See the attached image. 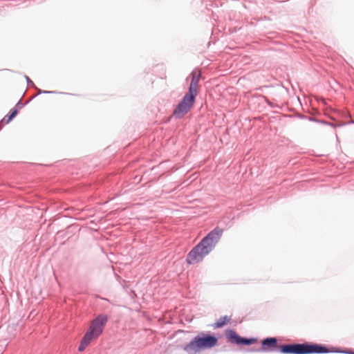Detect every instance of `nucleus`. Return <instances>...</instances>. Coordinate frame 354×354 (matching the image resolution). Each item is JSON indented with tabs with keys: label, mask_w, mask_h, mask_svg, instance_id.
Segmentation results:
<instances>
[{
	"label": "nucleus",
	"mask_w": 354,
	"mask_h": 354,
	"mask_svg": "<svg viewBox=\"0 0 354 354\" xmlns=\"http://www.w3.org/2000/svg\"><path fill=\"white\" fill-rule=\"evenodd\" d=\"M221 234V230L215 229L203 238L187 254L186 259L187 263L195 264L201 261L214 247Z\"/></svg>",
	"instance_id": "nucleus-1"
},
{
	"label": "nucleus",
	"mask_w": 354,
	"mask_h": 354,
	"mask_svg": "<svg viewBox=\"0 0 354 354\" xmlns=\"http://www.w3.org/2000/svg\"><path fill=\"white\" fill-rule=\"evenodd\" d=\"M106 322L107 317L104 315H99L91 322L88 330L81 340L78 348L80 351H83L93 340L102 333Z\"/></svg>",
	"instance_id": "nucleus-2"
},
{
	"label": "nucleus",
	"mask_w": 354,
	"mask_h": 354,
	"mask_svg": "<svg viewBox=\"0 0 354 354\" xmlns=\"http://www.w3.org/2000/svg\"><path fill=\"white\" fill-rule=\"evenodd\" d=\"M279 350L281 353L288 354H312L328 352V348L324 346L308 343L283 344L279 346Z\"/></svg>",
	"instance_id": "nucleus-3"
},
{
	"label": "nucleus",
	"mask_w": 354,
	"mask_h": 354,
	"mask_svg": "<svg viewBox=\"0 0 354 354\" xmlns=\"http://www.w3.org/2000/svg\"><path fill=\"white\" fill-rule=\"evenodd\" d=\"M217 343L218 339L215 336L201 333L184 347V350L189 354H194L201 350L213 348Z\"/></svg>",
	"instance_id": "nucleus-4"
},
{
	"label": "nucleus",
	"mask_w": 354,
	"mask_h": 354,
	"mask_svg": "<svg viewBox=\"0 0 354 354\" xmlns=\"http://www.w3.org/2000/svg\"><path fill=\"white\" fill-rule=\"evenodd\" d=\"M196 95L187 93L174 111L173 115L178 118L185 116L193 107Z\"/></svg>",
	"instance_id": "nucleus-5"
},
{
	"label": "nucleus",
	"mask_w": 354,
	"mask_h": 354,
	"mask_svg": "<svg viewBox=\"0 0 354 354\" xmlns=\"http://www.w3.org/2000/svg\"><path fill=\"white\" fill-rule=\"evenodd\" d=\"M227 337L230 339V342L235 343L236 344H245L250 345L256 342V339L251 338L247 339L240 337L237 335V333L233 330H230L227 333Z\"/></svg>",
	"instance_id": "nucleus-6"
},
{
	"label": "nucleus",
	"mask_w": 354,
	"mask_h": 354,
	"mask_svg": "<svg viewBox=\"0 0 354 354\" xmlns=\"http://www.w3.org/2000/svg\"><path fill=\"white\" fill-rule=\"evenodd\" d=\"M201 77L200 71H194L192 73V80L187 93L194 95H198V82Z\"/></svg>",
	"instance_id": "nucleus-7"
},
{
	"label": "nucleus",
	"mask_w": 354,
	"mask_h": 354,
	"mask_svg": "<svg viewBox=\"0 0 354 354\" xmlns=\"http://www.w3.org/2000/svg\"><path fill=\"white\" fill-rule=\"evenodd\" d=\"M277 339L274 337H268L262 341V348L261 351H267L268 348H274L277 347Z\"/></svg>",
	"instance_id": "nucleus-8"
},
{
	"label": "nucleus",
	"mask_w": 354,
	"mask_h": 354,
	"mask_svg": "<svg viewBox=\"0 0 354 354\" xmlns=\"http://www.w3.org/2000/svg\"><path fill=\"white\" fill-rule=\"evenodd\" d=\"M231 320L230 316H224L221 317L216 322H215L213 325L214 328H219L224 326Z\"/></svg>",
	"instance_id": "nucleus-9"
},
{
	"label": "nucleus",
	"mask_w": 354,
	"mask_h": 354,
	"mask_svg": "<svg viewBox=\"0 0 354 354\" xmlns=\"http://www.w3.org/2000/svg\"><path fill=\"white\" fill-rule=\"evenodd\" d=\"M17 114V109L12 110L10 115L8 116V119L6 120V124L9 123L16 116Z\"/></svg>",
	"instance_id": "nucleus-10"
}]
</instances>
